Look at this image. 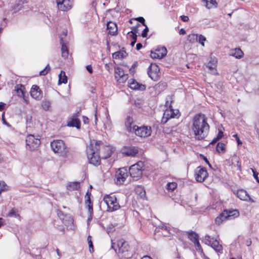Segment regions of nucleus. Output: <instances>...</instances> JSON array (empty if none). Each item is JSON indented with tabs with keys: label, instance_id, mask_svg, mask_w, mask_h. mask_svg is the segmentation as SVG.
<instances>
[{
	"label": "nucleus",
	"instance_id": "f704fd0d",
	"mask_svg": "<svg viewBox=\"0 0 259 259\" xmlns=\"http://www.w3.org/2000/svg\"><path fill=\"white\" fill-rule=\"evenodd\" d=\"M198 37L197 34H190L188 36V40L191 43L197 42Z\"/></svg>",
	"mask_w": 259,
	"mask_h": 259
},
{
	"label": "nucleus",
	"instance_id": "e433bc0d",
	"mask_svg": "<svg viewBox=\"0 0 259 259\" xmlns=\"http://www.w3.org/2000/svg\"><path fill=\"white\" fill-rule=\"evenodd\" d=\"M51 106V102L47 100L43 101L41 103V107L44 110L48 111Z\"/></svg>",
	"mask_w": 259,
	"mask_h": 259
},
{
	"label": "nucleus",
	"instance_id": "bf43d9fd",
	"mask_svg": "<svg viewBox=\"0 0 259 259\" xmlns=\"http://www.w3.org/2000/svg\"><path fill=\"white\" fill-rule=\"evenodd\" d=\"M5 105H6V104H5L3 102H0V111H3L4 110Z\"/></svg>",
	"mask_w": 259,
	"mask_h": 259
},
{
	"label": "nucleus",
	"instance_id": "052dcab7",
	"mask_svg": "<svg viewBox=\"0 0 259 259\" xmlns=\"http://www.w3.org/2000/svg\"><path fill=\"white\" fill-rule=\"evenodd\" d=\"M142 48V44L141 43H138L136 45V49L140 50Z\"/></svg>",
	"mask_w": 259,
	"mask_h": 259
},
{
	"label": "nucleus",
	"instance_id": "69168bd1",
	"mask_svg": "<svg viewBox=\"0 0 259 259\" xmlns=\"http://www.w3.org/2000/svg\"><path fill=\"white\" fill-rule=\"evenodd\" d=\"M195 246H197L198 248H201V245L198 241V239L195 242V243H194Z\"/></svg>",
	"mask_w": 259,
	"mask_h": 259
},
{
	"label": "nucleus",
	"instance_id": "338daca9",
	"mask_svg": "<svg viewBox=\"0 0 259 259\" xmlns=\"http://www.w3.org/2000/svg\"><path fill=\"white\" fill-rule=\"evenodd\" d=\"M179 33H180V34L184 35V34H186V31L183 28H182L180 30Z\"/></svg>",
	"mask_w": 259,
	"mask_h": 259
},
{
	"label": "nucleus",
	"instance_id": "37998d69",
	"mask_svg": "<svg viewBox=\"0 0 259 259\" xmlns=\"http://www.w3.org/2000/svg\"><path fill=\"white\" fill-rule=\"evenodd\" d=\"M9 217H20V215L18 214L14 209H12L10 212L8 214Z\"/></svg>",
	"mask_w": 259,
	"mask_h": 259
},
{
	"label": "nucleus",
	"instance_id": "39448f33",
	"mask_svg": "<svg viewBox=\"0 0 259 259\" xmlns=\"http://www.w3.org/2000/svg\"><path fill=\"white\" fill-rule=\"evenodd\" d=\"M104 201L107 206V211L112 212L120 208V206L117 201L115 195L111 194L104 196Z\"/></svg>",
	"mask_w": 259,
	"mask_h": 259
},
{
	"label": "nucleus",
	"instance_id": "680f3d73",
	"mask_svg": "<svg viewBox=\"0 0 259 259\" xmlns=\"http://www.w3.org/2000/svg\"><path fill=\"white\" fill-rule=\"evenodd\" d=\"M160 87H164L165 84L163 83H159L155 85V88L157 89L158 88H160Z\"/></svg>",
	"mask_w": 259,
	"mask_h": 259
},
{
	"label": "nucleus",
	"instance_id": "412c9836",
	"mask_svg": "<svg viewBox=\"0 0 259 259\" xmlns=\"http://www.w3.org/2000/svg\"><path fill=\"white\" fill-rule=\"evenodd\" d=\"M79 115V113L78 112L76 115L72 116L70 120L67 122V125L70 127H76L77 128H80V120L77 117Z\"/></svg>",
	"mask_w": 259,
	"mask_h": 259
},
{
	"label": "nucleus",
	"instance_id": "cd10ccee",
	"mask_svg": "<svg viewBox=\"0 0 259 259\" xmlns=\"http://www.w3.org/2000/svg\"><path fill=\"white\" fill-rule=\"evenodd\" d=\"M202 1L205 3V7L208 9L217 7L218 4L216 0H202Z\"/></svg>",
	"mask_w": 259,
	"mask_h": 259
},
{
	"label": "nucleus",
	"instance_id": "9d476101",
	"mask_svg": "<svg viewBox=\"0 0 259 259\" xmlns=\"http://www.w3.org/2000/svg\"><path fill=\"white\" fill-rule=\"evenodd\" d=\"M134 133L136 136L140 137H147L151 134V127L147 126L139 127L137 125L136 128H134Z\"/></svg>",
	"mask_w": 259,
	"mask_h": 259
},
{
	"label": "nucleus",
	"instance_id": "13d9d810",
	"mask_svg": "<svg viewBox=\"0 0 259 259\" xmlns=\"http://www.w3.org/2000/svg\"><path fill=\"white\" fill-rule=\"evenodd\" d=\"M161 229H162V230H164L165 231H167L168 232L169 231V230H170V228L169 227H167L164 225H162L161 227H160Z\"/></svg>",
	"mask_w": 259,
	"mask_h": 259
},
{
	"label": "nucleus",
	"instance_id": "f257e3e1",
	"mask_svg": "<svg viewBox=\"0 0 259 259\" xmlns=\"http://www.w3.org/2000/svg\"><path fill=\"white\" fill-rule=\"evenodd\" d=\"M191 128L196 140H202L206 137L209 131V125L205 115L202 113L195 115L193 119Z\"/></svg>",
	"mask_w": 259,
	"mask_h": 259
},
{
	"label": "nucleus",
	"instance_id": "473e14b6",
	"mask_svg": "<svg viewBox=\"0 0 259 259\" xmlns=\"http://www.w3.org/2000/svg\"><path fill=\"white\" fill-rule=\"evenodd\" d=\"M24 87L22 84H18L15 87V91L19 96H24Z\"/></svg>",
	"mask_w": 259,
	"mask_h": 259
},
{
	"label": "nucleus",
	"instance_id": "9b49d317",
	"mask_svg": "<svg viewBox=\"0 0 259 259\" xmlns=\"http://www.w3.org/2000/svg\"><path fill=\"white\" fill-rule=\"evenodd\" d=\"M58 9L62 11L70 10L73 4V0H56Z\"/></svg>",
	"mask_w": 259,
	"mask_h": 259
},
{
	"label": "nucleus",
	"instance_id": "aec40b11",
	"mask_svg": "<svg viewBox=\"0 0 259 259\" xmlns=\"http://www.w3.org/2000/svg\"><path fill=\"white\" fill-rule=\"evenodd\" d=\"M115 76L116 78L119 76L121 82H124L128 78V75L124 74L123 70L117 67L115 68Z\"/></svg>",
	"mask_w": 259,
	"mask_h": 259
},
{
	"label": "nucleus",
	"instance_id": "c03bdc74",
	"mask_svg": "<svg viewBox=\"0 0 259 259\" xmlns=\"http://www.w3.org/2000/svg\"><path fill=\"white\" fill-rule=\"evenodd\" d=\"M50 69L51 68L49 65H48L44 70H41L39 72L40 75H46L48 73V71L50 70Z\"/></svg>",
	"mask_w": 259,
	"mask_h": 259
},
{
	"label": "nucleus",
	"instance_id": "4d7b16f0",
	"mask_svg": "<svg viewBox=\"0 0 259 259\" xmlns=\"http://www.w3.org/2000/svg\"><path fill=\"white\" fill-rule=\"evenodd\" d=\"M87 70L89 71L90 73H92L93 69L91 65H87L86 67Z\"/></svg>",
	"mask_w": 259,
	"mask_h": 259
},
{
	"label": "nucleus",
	"instance_id": "58836bf2",
	"mask_svg": "<svg viewBox=\"0 0 259 259\" xmlns=\"http://www.w3.org/2000/svg\"><path fill=\"white\" fill-rule=\"evenodd\" d=\"M87 240H88V242L89 246V250H90V252L92 253L94 251V247H93V242L92 241V237L90 235H89L88 237Z\"/></svg>",
	"mask_w": 259,
	"mask_h": 259
},
{
	"label": "nucleus",
	"instance_id": "20e7f679",
	"mask_svg": "<svg viewBox=\"0 0 259 259\" xmlns=\"http://www.w3.org/2000/svg\"><path fill=\"white\" fill-rule=\"evenodd\" d=\"M51 146L55 153H58L63 157H66L68 153V149L63 141L61 140H54L51 143Z\"/></svg>",
	"mask_w": 259,
	"mask_h": 259
},
{
	"label": "nucleus",
	"instance_id": "774afa93",
	"mask_svg": "<svg viewBox=\"0 0 259 259\" xmlns=\"http://www.w3.org/2000/svg\"><path fill=\"white\" fill-rule=\"evenodd\" d=\"M141 259H152L151 257H150L149 256H143Z\"/></svg>",
	"mask_w": 259,
	"mask_h": 259
},
{
	"label": "nucleus",
	"instance_id": "72a5a7b5",
	"mask_svg": "<svg viewBox=\"0 0 259 259\" xmlns=\"http://www.w3.org/2000/svg\"><path fill=\"white\" fill-rule=\"evenodd\" d=\"M232 55L236 58L240 59L243 57V53L240 49L236 48L234 50Z\"/></svg>",
	"mask_w": 259,
	"mask_h": 259
},
{
	"label": "nucleus",
	"instance_id": "c85d7f7f",
	"mask_svg": "<svg viewBox=\"0 0 259 259\" xmlns=\"http://www.w3.org/2000/svg\"><path fill=\"white\" fill-rule=\"evenodd\" d=\"M187 234L189 239L194 243H195V242L198 239V235L194 231H188Z\"/></svg>",
	"mask_w": 259,
	"mask_h": 259
},
{
	"label": "nucleus",
	"instance_id": "864d4df0",
	"mask_svg": "<svg viewBox=\"0 0 259 259\" xmlns=\"http://www.w3.org/2000/svg\"><path fill=\"white\" fill-rule=\"evenodd\" d=\"M223 132L222 131L219 130L218 135L216 137L217 140H220L223 137Z\"/></svg>",
	"mask_w": 259,
	"mask_h": 259
},
{
	"label": "nucleus",
	"instance_id": "dca6fc26",
	"mask_svg": "<svg viewBox=\"0 0 259 259\" xmlns=\"http://www.w3.org/2000/svg\"><path fill=\"white\" fill-rule=\"evenodd\" d=\"M149 76L154 81L158 80L160 77L159 68L158 66L154 65L151 66L149 68V70L148 72Z\"/></svg>",
	"mask_w": 259,
	"mask_h": 259
},
{
	"label": "nucleus",
	"instance_id": "ea45409f",
	"mask_svg": "<svg viewBox=\"0 0 259 259\" xmlns=\"http://www.w3.org/2000/svg\"><path fill=\"white\" fill-rule=\"evenodd\" d=\"M216 63L217 61L215 59H213L212 61H210L208 63L207 67L210 69H214L216 66Z\"/></svg>",
	"mask_w": 259,
	"mask_h": 259
},
{
	"label": "nucleus",
	"instance_id": "5701e85b",
	"mask_svg": "<svg viewBox=\"0 0 259 259\" xmlns=\"http://www.w3.org/2000/svg\"><path fill=\"white\" fill-rule=\"evenodd\" d=\"M236 195L237 197L241 200L244 201L251 200V198L249 194L243 189L238 190L236 193Z\"/></svg>",
	"mask_w": 259,
	"mask_h": 259
},
{
	"label": "nucleus",
	"instance_id": "b1692460",
	"mask_svg": "<svg viewBox=\"0 0 259 259\" xmlns=\"http://www.w3.org/2000/svg\"><path fill=\"white\" fill-rule=\"evenodd\" d=\"M107 29L108 30V33L112 35H115L117 34V27L115 23L109 22L107 24Z\"/></svg>",
	"mask_w": 259,
	"mask_h": 259
},
{
	"label": "nucleus",
	"instance_id": "2eb2a0df",
	"mask_svg": "<svg viewBox=\"0 0 259 259\" xmlns=\"http://www.w3.org/2000/svg\"><path fill=\"white\" fill-rule=\"evenodd\" d=\"M166 49L165 47H161L156 49L154 52L151 51L150 56L153 59H161L166 55Z\"/></svg>",
	"mask_w": 259,
	"mask_h": 259
},
{
	"label": "nucleus",
	"instance_id": "c9c22d12",
	"mask_svg": "<svg viewBox=\"0 0 259 259\" xmlns=\"http://www.w3.org/2000/svg\"><path fill=\"white\" fill-rule=\"evenodd\" d=\"M216 150L218 152H223L224 153L225 151V145L223 143H218L217 147Z\"/></svg>",
	"mask_w": 259,
	"mask_h": 259
},
{
	"label": "nucleus",
	"instance_id": "603ef678",
	"mask_svg": "<svg viewBox=\"0 0 259 259\" xmlns=\"http://www.w3.org/2000/svg\"><path fill=\"white\" fill-rule=\"evenodd\" d=\"M57 214L58 215V217L60 218V219L62 220H64V217L65 215H64V214H63V212L61 210H58V212H57Z\"/></svg>",
	"mask_w": 259,
	"mask_h": 259
},
{
	"label": "nucleus",
	"instance_id": "f8f14e48",
	"mask_svg": "<svg viewBox=\"0 0 259 259\" xmlns=\"http://www.w3.org/2000/svg\"><path fill=\"white\" fill-rule=\"evenodd\" d=\"M178 114L179 111L177 110H175L171 108L166 109L163 113L161 122L165 123L169 119L176 117Z\"/></svg>",
	"mask_w": 259,
	"mask_h": 259
},
{
	"label": "nucleus",
	"instance_id": "7ed1b4c3",
	"mask_svg": "<svg viewBox=\"0 0 259 259\" xmlns=\"http://www.w3.org/2000/svg\"><path fill=\"white\" fill-rule=\"evenodd\" d=\"M111 248L122 258H128L132 255L130 251V246L128 243L123 239L118 240L117 244L112 242Z\"/></svg>",
	"mask_w": 259,
	"mask_h": 259
},
{
	"label": "nucleus",
	"instance_id": "6e6552de",
	"mask_svg": "<svg viewBox=\"0 0 259 259\" xmlns=\"http://www.w3.org/2000/svg\"><path fill=\"white\" fill-rule=\"evenodd\" d=\"M204 241L206 244L210 245L213 248L217 253H222L223 247L217 239H214L210 235H206L204 238Z\"/></svg>",
	"mask_w": 259,
	"mask_h": 259
},
{
	"label": "nucleus",
	"instance_id": "a878e982",
	"mask_svg": "<svg viewBox=\"0 0 259 259\" xmlns=\"http://www.w3.org/2000/svg\"><path fill=\"white\" fill-rule=\"evenodd\" d=\"M80 183L78 182H69L67 184L66 188L68 190H77L80 188Z\"/></svg>",
	"mask_w": 259,
	"mask_h": 259
},
{
	"label": "nucleus",
	"instance_id": "09e8293b",
	"mask_svg": "<svg viewBox=\"0 0 259 259\" xmlns=\"http://www.w3.org/2000/svg\"><path fill=\"white\" fill-rule=\"evenodd\" d=\"M145 26V28L143 30V32L142 33V36L143 37H145L147 36V33L149 31V28L147 26V25H146Z\"/></svg>",
	"mask_w": 259,
	"mask_h": 259
},
{
	"label": "nucleus",
	"instance_id": "5fc2aeb1",
	"mask_svg": "<svg viewBox=\"0 0 259 259\" xmlns=\"http://www.w3.org/2000/svg\"><path fill=\"white\" fill-rule=\"evenodd\" d=\"M236 140L237 141V144L238 145H242V142L240 140L237 134H235L233 136Z\"/></svg>",
	"mask_w": 259,
	"mask_h": 259
},
{
	"label": "nucleus",
	"instance_id": "a211bd4d",
	"mask_svg": "<svg viewBox=\"0 0 259 259\" xmlns=\"http://www.w3.org/2000/svg\"><path fill=\"white\" fill-rule=\"evenodd\" d=\"M128 83L129 88L132 90L144 91L146 89L145 85L139 83L134 79H130Z\"/></svg>",
	"mask_w": 259,
	"mask_h": 259
},
{
	"label": "nucleus",
	"instance_id": "79ce46f5",
	"mask_svg": "<svg viewBox=\"0 0 259 259\" xmlns=\"http://www.w3.org/2000/svg\"><path fill=\"white\" fill-rule=\"evenodd\" d=\"M206 40V38L202 34H198V37L197 42H199L202 46H204V41Z\"/></svg>",
	"mask_w": 259,
	"mask_h": 259
},
{
	"label": "nucleus",
	"instance_id": "7c9ffc66",
	"mask_svg": "<svg viewBox=\"0 0 259 259\" xmlns=\"http://www.w3.org/2000/svg\"><path fill=\"white\" fill-rule=\"evenodd\" d=\"M62 223L66 226H70L73 224V219L69 215H65L64 220H62Z\"/></svg>",
	"mask_w": 259,
	"mask_h": 259
},
{
	"label": "nucleus",
	"instance_id": "1a4fd4ad",
	"mask_svg": "<svg viewBox=\"0 0 259 259\" xmlns=\"http://www.w3.org/2000/svg\"><path fill=\"white\" fill-rule=\"evenodd\" d=\"M26 148L30 150H34L40 145V140L35 138L33 135H29L26 139Z\"/></svg>",
	"mask_w": 259,
	"mask_h": 259
},
{
	"label": "nucleus",
	"instance_id": "423d86ee",
	"mask_svg": "<svg viewBox=\"0 0 259 259\" xmlns=\"http://www.w3.org/2000/svg\"><path fill=\"white\" fill-rule=\"evenodd\" d=\"M239 215V212L236 209L224 210L218 217L215 219V223L218 225H220L223 221L227 219L232 217H237Z\"/></svg>",
	"mask_w": 259,
	"mask_h": 259
},
{
	"label": "nucleus",
	"instance_id": "6e6d98bb",
	"mask_svg": "<svg viewBox=\"0 0 259 259\" xmlns=\"http://www.w3.org/2000/svg\"><path fill=\"white\" fill-rule=\"evenodd\" d=\"M181 18L183 22H188L189 20V17L185 15L181 16Z\"/></svg>",
	"mask_w": 259,
	"mask_h": 259
},
{
	"label": "nucleus",
	"instance_id": "bb28decb",
	"mask_svg": "<svg viewBox=\"0 0 259 259\" xmlns=\"http://www.w3.org/2000/svg\"><path fill=\"white\" fill-rule=\"evenodd\" d=\"M60 43L62 46L61 47V52H62V56L63 58H66L68 56V50L67 47L66 45H65L63 42V40L62 38H60Z\"/></svg>",
	"mask_w": 259,
	"mask_h": 259
},
{
	"label": "nucleus",
	"instance_id": "c756f323",
	"mask_svg": "<svg viewBox=\"0 0 259 259\" xmlns=\"http://www.w3.org/2000/svg\"><path fill=\"white\" fill-rule=\"evenodd\" d=\"M126 52L125 51H121L115 52L113 54L112 57L114 59H122L125 57Z\"/></svg>",
	"mask_w": 259,
	"mask_h": 259
},
{
	"label": "nucleus",
	"instance_id": "0e129e2a",
	"mask_svg": "<svg viewBox=\"0 0 259 259\" xmlns=\"http://www.w3.org/2000/svg\"><path fill=\"white\" fill-rule=\"evenodd\" d=\"M83 121L84 123H88L89 122V118L86 116H83Z\"/></svg>",
	"mask_w": 259,
	"mask_h": 259
},
{
	"label": "nucleus",
	"instance_id": "4be33fe9",
	"mask_svg": "<svg viewBox=\"0 0 259 259\" xmlns=\"http://www.w3.org/2000/svg\"><path fill=\"white\" fill-rule=\"evenodd\" d=\"M91 193H89V192L88 191L85 194V203L88 209L89 212L90 213V216L92 218V215L93 214V203L91 201L90 196Z\"/></svg>",
	"mask_w": 259,
	"mask_h": 259
},
{
	"label": "nucleus",
	"instance_id": "4c0bfd02",
	"mask_svg": "<svg viewBox=\"0 0 259 259\" xmlns=\"http://www.w3.org/2000/svg\"><path fill=\"white\" fill-rule=\"evenodd\" d=\"M177 186V184L175 182L168 183L166 185V189L171 191H174Z\"/></svg>",
	"mask_w": 259,
	"mask_h": 259
},
{
	"label": "nucleus",
	"instance_id": "3c124183",
	"mask_svg": "<svg viewBox=\"0 0 259 259\" xmlns=\"http://www.w3.org/2000/svg\"><path fill=\"white\" fill-rule=\"evenodd\" d=\"M251 170L253 172V176L254 178L255 179V180L259 182V180L258 178V173L254 169L251 168Z\"/></svg>",
	"mask_w": 259,
	"mask_h": 259
},
{
	"label": "nucleus",
	"instance_id": "4468645a",
	"mask_svg": "<svg viewBox=\"0 0 259 259\" xmlns=\"http://www.w3.org/2000/svg\"><path fill=\"white\" fill-rule=\"evenodd\" d=\"M199 168L196 171L195 179L198 182H203L208 176V173L205 168L198 167Z\"/></svg>",
	"mask_w": 259,
	"mask_h": 259
},
{
	"label": "nucleus",
	"instance_id": "e2e57ef3",
	"mask_svg": "<svg viewBox=\"0 0 259 259\" xmlns=\"http://www.w3.org/2000/svg\"><path fill=\"white\" fill-rule=\"evenodd\" d=\"M131 37L132 38V39L135 40V42H136L137 41V35L136 34H133L131 35Z\"/></svg>",
	"mask_w": 259,
	"mask_h": 259
},
{
	"label": "nucleus",
	"instance_id": "f03ea898",
	"mask_svg": "<svg viewBox=\"0 0 259 259\" xmlns=\"http://www.w3.org/2000/svg\"><path fill=\"white\" fill-rule=\"evenodd\" d=\"M103 144L101 141H95V143L91 142L86 149L88 159L90 163L94 165L98 166L101 162L99 155L100 145Z\"/></svg>",
	"mask_w": 259,
	"mask_h": 259
},
{
	"label": "nucleus",
	"instance_id": "6ab92c4d",
	"mask_svg": "<svg viewBox=\"0 0 259 259\" xmlns=\"http://www.w3.org/2000/svg\"><path fill=\"white\" fill-rule=\"evenodd\" d=\"M138 149L137 147L130 146L125 148L122 151V154L127 156H135L138 153Z\"/></svg>",
	"mask_w": 259,
	"mask_h": 259
},
{
	"label": "nucleus",
	"instance_id": "0eeeda50",
	"mask_svg": "<svg viewBox=\"0 0 259 259\" xmlns=\"http://www.w3.org/2000/svg\"><path fill=\"white\" fill-rule=\"evenodd\" d=\"M143 166L144 163L141 161H139L136 164L132 165L129 168V172L131 176L136 179H140L142 176V168Z\"/></svg>",
	"mask_w": 259,
	"mask_h": 259
},
{
	"label": "nucleus",
	"instance_id": "de8ad7c7",
	"mask_svg": "<svg viewBox=\"0 0 259 259\" xmlns=\"http://www.w3.org/2000/svg\"><path fill=\"white\" fill-rule=\"evenodd\" d=\"M1 188H3L5 190H8L9 189L8 186L3 181H0V189Z\"/></svg>",
	"mask_w": 259,
	"mask_h": 259
},
{
	"label": "nucleus",
	"instance_id": "8fccbe9b",
	"mask_svg": "<svg viewBox=\"0 0 259 259\" xmlns=\"http://www.w3.org/2000/svg\"><path fill=\"white\" fill-rule=\"evenodd\" d=\"M135 20L139 21L140 23H141L143 26H146V24L145 23V19L142 17H139L135 19Z\"/></svg>",
	"mask_w": 259,
	"mask_h": 259
},
{
	"label": "nucleus",
	"instance_id": "2f4dec72",
	"mask_svg": "<svg viewBox=\"0 0 259 259\" xmlns=\"http://www.w3.org/2000/svg\"><path fill=\"white\" fill-rule=\"evenodd\" d=\"M67 81V76L65 75V72L61 71L60 74L59 75V84L62 83H66Z\"/></svg>",
	"mask_w": 259,
	"mask_h": 259
},
{
	"label": "nucleus",
	"instance_id": "49530a36",
	"mask_svg": "<svg viewBox=\"0 0 259 259\" xmlns=\"http://www.w3.org/2000/svg\"><path fill=\"white\" fill-rule=\"evenodd\" d=\"M114 231V227L113 225L110 224L108 226L106 229V232L109 234L110 233Z\"/></svg>",
	"mask_w": 259,
	"mask_h": 259
},
{
	"label": "nucleus",
	"instance_id": "f3484780",
	"mask_svg": "<svg viewBox=\"0 0 259 259\" xmlns=\"http://www.w3.org/2000/svg\"><path fill=\"white\" fill-rule=\"evenodd\" d=\"M31 96L36 99L40 100L42 97V93L37 85H33L30 90Z\"/></svg>",
	"mask_w": 259,
	"mask_h": 259
},
{
	"label": "nucleus",
	"instance_id": "a18cd8bd",
	"mask_svg": "<svg viewBox=\"0 0 259 259\" xmlns=\"http://www.w3.org/2000/svg\"><path fill=\"white\" fill-rule=\"evenodd\" d=\"M140 26L141 25L138 23L135 27H133L132 28V31L130 32V33H132L133 34H137L138 32V27ZM128 33H130V32H128Z\"/></svg>",
	"mask_w": 259,
	"mask_h": 259
},
{
	"label": "nucleus",
	"instance_id": "393cba45",
	"mask_svg": "<svg viewBox=\"0 0 259 259\" xmlns=\"http://www.w3.org/2000/svg\"><path fill=\"white\" fill-rule=\"evenodd\" d=\"M133 119L132 117H128L125 121V126L126 127L127 131L130 133L134 132V128H136L137 126L136 125H133Z\"/></svg>",
	"mask_w": 259,
	"mask_h": 259
},
{
	"label": "nucleus",
	"instance_id": "a19ab883",
	"mask_svg": "<svg viewBox=\"0 0 259 259\" xmlns=\"http://www.w3.org/2000/svg\"><path fill=\"white\" fill-rule=\"evenodd\" d=\"M104 150L107 152V153L106 155L103 156V158L106 159L110 157L112 154V151L111 148L109 147H107L104 149Z\"/></svg>",
	"mask_w": 259,
	"mask_h": 259
},
{
	"label": "nucleus",
	"instance_id": "ddd939ff",
	"mask_svg": "<svg viewBox=\"0 0 259 259\" xmlns=\"http://www.w3.org/2000/svg\"><path fill=\"white\" fill-rule=\"evenodd\" d=\"M116 183L118 184H122L127 178L128 175L127 170L124 168H121L118 169L116 174Z\"/></svg>",
	"mask_w": 259,
	"mask_h": 259
}]
</instances>
